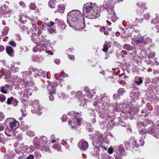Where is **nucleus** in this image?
Segmentation results:
<instances>
[{
  "label": "nucleus",
  "instance_id": "1",
  "mask_svg": "<svg viewBox=\"0 0 159 159\" xmlns=\"http://www.w3.org/2000/svg\"><path fill=\"white\" fill-rule=\"evenodd\" d=\"M67 21L70 27L77 29H82L85 27L84 16L79 10H73L69 12Z\"/></svg>",
  "mask_w": 159,
  "mask_h": 159
},
{
  "label": "nucleus",
  "instance_id": "2",
  "mask_svg": "<svg viewBox=\"0 0 159 159\" xmlns=\"http://www.w3.org/2000/svg\"><path fill=\"white\" fill-rule=\"evenodd\" d=\"M83 12L85 16L89 19H95L100 15V9L97 5L91 2L84 5Z\"/></svg>",
  "mask_w": 159,
  "mask_h": 159
},
{
  "label": "nucleus",
  "instance_id": "3",
  "mask_svg": "<svg viewBox=\"0 0 159 159\" xmlns=\"http://www.w3.org/2000/svg\"><path fill=\"white\" fill-rule=\"evenodd\" d=\"M68 115L71 116L69 119V125L72 129L78 128L81 122L83 120V119L81 117V113L73 111L70 112Z\"/></svg>",
  "mask_w": 159,
  "mask_h": 159
},
{
  "label": "nucleus",
  "instance_id": "4",
  "mask_svg": "<svg viewBox=\"0 0 159 159\" xmlns=\"http://www.w3.org/2000/svg\"><path fill=\"white\" fill-rule=\"evenodd\" d=\"M115 2L112 0H105L103 4V7L107 10L108 14V17L113 22H115L117 19V16L114 10Z\"/></svg>",
  "mask_w": 159,
  "mask_h": 159
},
{
  "label": "nucleus",
  "instance_id": "5",
  "mask_svg": "<svg viewBox=\"0 0 159 159\" xmlns=\"http://www.w3.org/2000/svg\"><path fill=\"white\" fill-rule=\"evenodd\" d=\"M100 142H103V138L102 134L99 133H97L93 141V144L94 147L91 150L90 154L91 155L95 158H100L99 157V150L98 148L97 142V140Z\"/></svg>",
  "mask_w": 159,
  "mask_h": 159
},
{
  "label": "nucleus",
  "instance_id": "6",
  "mask_svg": "<svg viewBox=\"0 0 159 159\" xmlns=\"http://www.w3.org/2000/svg\"><path fill=\"white\" fill-rule=\"evenodd\" d=\"M124 144L126 150H129L134 151L136 150V148H137L139 145L137 143V140L135 139L134 137H131L128 140H126L124 142Z\"/></svg>",
  "mask_w": 159,
  "mask_h": 159
},
{
  "label": "nucleus",
  "instance_id": "7",
  "mask_svg": "<svg viewBox=\"0 0 159 159\" xmlns=\"http://www.w3.org/2000/svg\"><path fill=\"white\" fill-rule=\"evenodd\" d=\"M5 123L8 124V125L9 124L10 128L13 129L18 128L19 125L17 121L12 118H7Z\"/></svg>",
  "mask_w": 159,
  "mask_h": 159
},
{
  "label": "nucleus",
  "instance_id": "8",
  "mask_svg": "<svg viewBox=\"0 0 159 159\" xmlns=\"http://www.w3.org/2000/svg\"><path fill=\"white\" fill-rule=\"evenodd\" d=\"M39 139L41 145H42L40 149L46 152H49V148L46 145L48 142L47 137L44 136H41L40 137Z\"/></svg>",
  "mask_w": 159,
  "mask_h": 159
},
{
  "label": "nucleus",
  "instance_id": "9",
  "mask_svg": "<svg viewBox=\"0 0 159 159\" xmlns=\"http://www.w3.org/2000/svg\"><path fill=\"white\" fill-rule=\"evenodd\" d=\"M100 98L102 105L105 106V105H106L109 106H111L112 105L109 98L106 94H101L100 96Z\"/></svg>",
  "mask_w": 159,
  "mask_h": 159
},
{
  "label": "nucleus",
  "instance_id": "10",
  "mask_svg": "<svg viewBox=\"0 0 159 159\" xmlns=\"http://www.w3.org/2000/svg\"><path fill=\"white\" fill-rule=\"evenodd\" d=\"M43 35L41 36V38H42L41 41L44 42V43H42L41 44V46L42 47V51L44 50L45 51V52L47 53L48 54H50V55H52L53 54V52L51 51L48 50L46 46V45H48L50 44V40H47L46 39L43 38Z\"/></svg>",
  "mask_w": 159,
  "mask_h": 159
},
{
  "label": "nucleus",
  "instance_id": "11",
  "mask_svg": "<svg viewBox=\"0 0 159 159\" xmlns=\"http://www.w3.org/2000/svg\"><path fill=\"white\" fill-rule=\"evenodd\" d=\"M1 11L3 16L4 17H7L10 16L11 13V10L8 7L4 4L0 7Z\"/></svg>",
  "mask_w": 159,
  "mask_h": 159
},
{
  "label": "nucleus",
  "instance_id": "12",
  "mask_svg": "<svg viewBox=\"0 0 159 159\" xmlns=\"http://www.w3.org/2000/svg\"><path fill=\"white\" fill-rule=\"evenodd\" d=\"M78 146L81 150H86L89 147L88 142L84 139H81L78 143Z\"/></svg>",
  "mask_w": 159,
  "mask_h": 159
},
{
  "label": "nucleus",
  "instance_id": "13",
  "mask_svg": "<svg viewBox=\"0 0 159 159\" xmlns=\"http://www.w3.org/2000/svg\"><path fill=\"white\" fill-rule=\"evenodd\" d=\"M29 70L30 72L28 73V75L31 74V70L32 71L34 72V76L35 78H39L40 77V76L42 75V71L41 70H39L36 68H34L32 66H31L29 68Z\"/></svg>",
  "mask_w": 159,
  "mask_h": 159
},
{
  "label": "nucleus",
  "instance_id": "14",
  "mask_svg": "<svg viewBox=\"0 0 159 159\" xmlns=\"http://www.w3.org/2000/svg\"><path fill=\"white\" fill-rule=\"evenodd\" d=\"M135 89H133V91L130 93V96L133 98H136L137 99L138 97L140 96V94L139 92V89L135 88Z\"/></svg>",
  "mask_w": 159,
  "mask_h": 159
},
{
  "label": "nucleus",
  "instance_id": "15",
  "mask_svg": "<svg viewBox=\"0 0 159 159\" xmlns=\"http://www.w3.org/2000/svg\"><path fill=\"white\" fill-rule=\"evenodd\" d=\"M33 142L35 148L40 149L42 145L40 139H39L37 137H36L33 139Z\"/></svg>",
  "mask_w": 159,
  "mask_h": 159
},
{
  "label": "nucleus",
  "instance_id": "16",
  "mask_svg": "<svg viewBox=\"0 0 159 159\" xmlns=\"http://www.w3.org/2000/svg\"><path fill=\"white\" fill-rule=\"evenodd\" d=\"M123 48L124 49H126L128 51L133 50V53L131 52V54H135L136 53V51H134V50L135 49V48L130 44H125L123 45Z\"/></svg>",
  "mask_w": 159,
  "mask_h": 159
},
{
  "label": "nucleus",
  "instance_id": "17",
  "mask_svg": "<svg viewBox=\"0 0 159 159\" xmlns=\"http://www.w3.org/2000/svg\"><path fill=\"white\" fill-rule=\"evenodd\" d=\"M143 43L145 44L150 43L149 45L151 47H152L154 45L153 43H152V39L149 37L143 36Z\"/></svg>",
  "mask_w": 159,
  "mask_h": 159
},
{
  "label": "nucleus",
  "instance_id": "18",
  "mask_svg": "<svg viewBox=\"0 0 159 159\" xmlns=\"http://www.w3.org/2000/svg\"><path fill=\"white\" fill-rule=\"evenodd\" d=\"M148 132L149 133L152 134L157 139L158 138V137L157 136V132H156V130L154 129V126L149 127L148 128Z\"/></svg>",
  "mask_w": 159,
  "mask_h": 159
},
{
  "label": "nucleus",
  "instance_id": "19",
  "mask_svg": "<svg viewBox=\"0 0 159 159\" xmlns=\"http://www.w3.org/2000/svg\"><path fill=\"white\" fill-rule=\"evenodd\" d=\"M5 133L7 136L9 137L13 136L15 135L13 129H10L8 128L5 129Z\"/></svg>",
  "mask_w": 159,
  "mask_h": 159
},
{
  "label": "nucleus",
  "instance_id": "20",
  "mask_svg": "<svg viewBox=\"0 0 159 159\" xmlns=\"http://www.w3.org/2000/svg\"><path fill=\"white\" fill-rule=\"evenodd\" d=\"M97 145H98V148L99 152H100L101 151L107 150V148L105 146L102 144V143L103 142H100L98 140H97Z\"/></svg>",
  "mask_w": 159,
  "mask_h": 159
},
{
  "label": "nucleus",
  "instance_id": "21",
  "mask_svg": "<svg viewBox=\"0 0 159 159\" xmlns=\"http://www.w3.org/2000/svg\"><path fill=\"white\" fill-rule=\"evenodd\" d=\"M118 151L119 152L121 156H125L126 155V153L124 148L123 145L120 144L118 147Z\"/></svg>",
  "mask_w": 159,
  "mask_h": 159
},
{
  "label": "nucleus",
  "instance_id": "22",
  "mask_svg": "<svg viewBox=\"0 0 159 159\" xmlns=\"http://www.w3.org/2000/svg\"><path fill=\"white\" fill-rule=\"evenodd\" d=\"M126 106L127 107L125 109V108H124V111H123V112L125 113H126V114H127L128 113L129 114L133 112V111L135 108L134 107H131L129 105H126Z\"/></svg>",
  "mask_w": 159,
  "mask_h": 159
},
{
  "label": "nucleus",
  "instance_id": "23",
  "mask_svg": "<svg viewBox=\"0 0 159 159\" xmlns=\"http://www.w3.org/2000/svg\"><path fill=\"white\" fill-rule=\"evenodd\" d=\"M20 154L21 155L20 157H18V159H33L34 158V156L33 154L30 155L28 157H27L26 155L23 154L22 152Z\"/></svg>",
  "mask_w": 159,
  "mask_h": 159
},
{
  "label": "nucleus",
  "instance_id": "24",
  "mask_svg": "<svg viewBox=\"0 0 159 159\" xmlns=\"http://www.w3.org/2000/svg\"><path fill=\"white\" fill-rule=\"evenodd\" d=\"M7 53L11 57L14 55V51L12 48L10 46H8L6 48Z\"/></svg>",
  "mask_w": 159,
  "mask_h": 159
},
{
  "label": "nucleus",
  "instance_id": "25",
  "mask_svg": "<svg viewBox=\"0 0 159 159\" xmlns=\"http://www.w3.org/2000/svg\"><path fill=\"white\" fill-rule=\"evenodd\" d=\"M113 107H114L115 110L117 111H121L122 112H123L124 110H122V105H119L117 104H114Z\"/></svg>",
  "mask_w": 159,
  "mask_h": 159
},
{
  "label": "nucleus",
  "instance_id": "26",
  "mask_svg": "<svg viewBox=\"0 0 159 159\" xmlns=\"http://www.w3.org/2000/svg\"><path fill=\"white\" fill-rule=\"evenodd\" d=\"M20 128L22 131H25L28 129V126L25 122H22L20 125Z\"/></svg>",
  "mask_w": 159,
  "mask_h": 159
},
{
  "label": "nucleus",
  "instance_id": "27",
  "mask_svg": "<svg viewBox=\"0 0 159 159\" xmlns=\"http://www.w3.org/2000/svg\"><path fill=\"white\" fill-rule=\"evenodd\" d=\"M143 18H141L140 19H138L137 18H136V20L134 21V23H131L129 24V25H130V26H134V25H136V24H138V23H141L143 22Z\"/></svg>",
  "mask_w": 159,
  "mask_h": 159
},
{
  "label": "nucleus",
  "instance_id": "28",
  "mask_svg": "<svg viewBox=\"0 0 159 159\" xmlns=\"http://www.w3.org/2000/svg\"><path fill=\"white\" fill-rule=\"evenodd\" d=\"M56 3V0H50L48 2V5L50 8H53L55 7Z\"/></svg>",
  "mask_w": 159,
  "mask_h": 159
},
{
  "label": "nucleus",
  "instance_id": "29",
  "mask_svg": "<svg viewBox=\"0 0 159 159\" xmlns=\"http://www.w3.org/2000/svg\"><path fill=\"white\" fill-rule=\"evenodd\" d=\"M138 4L139 8H141L143 10H146L147 9V7L145 3L143 2H139Z\"/></svg>",
  "mask_w": 159,
  "mask_h": 159
},
{
  "label": "nucleus",
  "instance_id": "30",
  "mask_svg": "<svg viewBox=\"0 0 159 159\" xmlns=\"http://www.w3.org/2000/svg\"><path fill=\"white\" fill-rule=\"evenodd\" d=\"M65 6L63 4H60L58 6V11L60 13H63Z\"/></svg>",
  "mask_w": 159,
  "mask_h": 159
},
{
  "label": "nucleus",
  "instance_id": "31",
  "mask_svg": "<svg viewBox=\"0 0 159 159\" xmlns=\"http://www.w3.org/2000/svg\"><path fill=\"white\" fill-rule=\"evenodd\" d=\"M50 95L49 96V100L51 101H53L54 99V95H56V93L55 91L52 90H51L49 92Z\"/></svg>",
  "mask_w": 159,
  "mask_h": 159
},
{
  "label": "nucleus",
  "instance_id": "32",
  "mask_svg": "<svg viewBox=\"0 0 159 159\" xmlns=\"http://www.w3.org/2000/svg\"><path fill=\"white\" fill-rule=\"evenodd\" d=\"M47 82H48V84L49 85L48 88V90L49 91H50V89H49V87L54 89V88L56 87L57 86V84L56 83L51 82L49 81H48Z\"/></svg>",
  "mask_w": 159,
  "mask_h": 159
},
{
  "label": "nucleus",
  "instance_id": "33",
  "mask_svg": "<svg viewBox=\"0 0 159 159\" xmlns=\"http://www.w3.org/2000/svg\"><path fill=\"white\" fill-rule=\"evenodd\" d=\"M141 117H142L143 118V117H145L146 116H147L148 115V112L147 111V109L145 108H144L141 111Z\"/></svg>",
  "mask_w": 159,
  "mask_h": 159
},
{
  "label": "nucleus",
  "instance_id": "34",
  "mask_svg": "<svg viewBox=\"0 0 159 159\" xmlns=\"http://www.w3.org/2000/svg\"><path fill=\"white\" fill-rule=\"evenodd\" d=\"M9 30V28L8 27L5 26L2 31V35L4 36L6 35L8 33Z\"/></svg>",
  "mask_w": 159,
  "mask_h": 159
},
{
  "label": "nucleus",
  "instance_id": "35",
  "mask_svg": "<svg viewBox=\"0 0 159 159\" xmlns=\"http://www.w3.org/2000/svg\"><path fill=\"white\" fill-rule=\"evenodd\" d=\"M96 115L94 113H92V115H90V119L91 121H92V123L93 124L95 123L96 122Z\"/></svg>",
  "mask_w": 159,
  "mask_h": 159
},
{
  "label": "nucleus",
  "instance_id": "36",
  "mask_svg": "<svg viewBox=\"0 0 159 159\" xmlns=\"http://www.w3.org/2000/svg\"><path fill=\"white\" fill-rule=\"evenodd\" d=\"M75 96L76 97L80 100H81V98H82L83 97H84L82 95V92L80 91H79L76 93Z\"/></svg>",
  "mask_w": 159,
  "mask_h": 159
},
{
  "label": "nucleus",
  "instance_id": "37",
  "mask_svg": "<svg viewBox=\"0 0 159 159\" xmlns=\"http://www.w3.org/2000/svg\"><path fill=\"white\" fill-rule=\"evenodd\" d=\"M59 76L62 77H66L68 76V75L65 74L64 72H60L59 74H57L55 75V76L56 77L57 76Z\"/></svg>",
  "mask_w": 159,
  "mask_h": 159
},
{
  "label": "nucleus",
  "instance_id": "38",
  "mask_svg": "<svg viewBox=\"0 0 159 159\" xmlns=\"http://www.w3.org/2000/svg\"><path fill=\"white\" fill-rule=\"evenodd\" d=\"M84 90L87 97L88 98H92L93 95L92 93H91V92H92V91L90 92L88 88L85 89Z\"/></svg>",
  "mask_w": 159,
  "mask_h": 159
},
{
  "label": "nucleus",
  "instance_id": "39",
  "mask_svg": "<svg viewBox=\"0 0 159 159\" xmlns=\"http://www.w3.org/2000/svg\"><path fill=\"white\" fill-rule=\"evenodd\" d=\"M143 37H142L140 39H135L134 40L135 42L138 45H140L142 43H143Z\"/></svg>",
  "mask_w": 159,
  "mask_h": 159
},
{
  "label": "nucleus",
  "instance_id": "40",
  "mask_svg": "<svg viewBox=\"0 0 159 159\" xmlns=\"http://www.w3.org/2000/svg\"><path fill=\"white\" fill-rule=\"evenodd\" d=\"M43 108V107L40 105H38V110H36V113L39 115H40L42 113V112L41 111V109Z\"/></svg>",
  "mask_w": 159,
  "mask_h": 159
},
{
  "label": "nucleus",
  "instance_id": "41",
  "mask_svg": "<svg viewBox=\"0 0 159 159\" xmlns=\"http://www.w3.org/2000/svg\"><path fill=\"white\" fill-rule=\"evenodd\" d=\"M143 82V80L140 77L137 78L135 80V83L139 85L142 84Z\"/></svg>",
  "mask_w": 159,
  "mask_h": 159
},
{
  "label": "nucleus",
  "instance_id": "42",
  "mask_svg": "<svg viewBox=\"0 0 159 159\" xmlns=\"http://www.w3.org/2000/svg\"><path fill=\"white\" fill-rule=\"evenodd\" d=\"M125 92V90L123 88H120L118 90V93L120 96L123 95Z\"/></svg>",
  "mask_w": 159,
  "mask_h": 159
},
{
  "label": "nucleus",
  "instance_id": "43",
  "mask_svg": "<svg viewBox=\"0 0 159 159\" xmlns=\"http://www.w3.org/2000/svg\"><path fill=\"white\" fill-rule=\"evenodd\" d=\"M13 156L14 155L11 154V152H9L8 154L7 153L5 155L4 158L7 159L11 158L13 157Z\"/></svg>",
  "mask_w": 159,
  "mask_h": 159
},
{
  "label": "nucleus",
  "instance_id": "44",
  "mask_svg": "<svg viewBox=\"0 0 159 159\" xmlns=\"http://www.w3.org/2000/svg\"><path fill=\"white\" fill-rule=\"evenodd\" d=\"M53 148L58 151L61 150V146L60 145L55 144L53 146Z\"/></svg>",
  "mask_w": 159,
  "mask_h": 159
},
{
  "label": "nucleus",
  "instance_id": "45",
  "mask_svg": "<svg viewBox=\"0 0 159 159\" xmlns=\"http://www.w3.org/2000/svg\"><path fill=\"white\" fill-rule=\"evenodd\" d=\"M32 60L34 61L38 62L40 60V58L38 56H35L32 57Z\"/></svg>",
  "mask_w": 159,
  "mask_h": 159
},
{
  "label": "nucleus",
  "instance_id": "46",
  "mask_svg": "<svg viewBox=\"0 0 159 159\" xmlns=\"http://www.w3.org/2000/svg\"><path fill=\"white\" fill-rule=\"evenodd\" d=\"M27 135L30 137H32L34 135L35 133L32 130H28L26 132Z\"/></svg>",
  "mask_w": 159,
  "mask_h": 159
},
{
  "label": "nucleus",
  "instance_id": "47",
  "mask_svg": "<svg viewBox=\"0 0 159 159\" xmlns=\"http://www.w3.org/2000/svg\"><path fill=\"white\" fill-rule=\"evenodd\" d=\"M6 100V98L5 96L2 94H0V102H3Z\"/></svg>",
  "mask_w": 159,
  "mask_h": 159
},
{
  "label": "nucleus",
  "instance_id": "48",
  "mask_svg": "<svg viewBox=\"0 0 159 159\" xmlns=\"http://www.w3.org/2000/svg\"><path fill=\"white\" fill-rule=\"evenodd\" d=\"M29 7L30 9L34 10L36 9V6L34 3L31 2L30 4Z\"/></svg>",
  "mask_w": 159,
  "mask_h": 159
},
{
  "label": "nucleus",
  "instance_id": "49",
  "mask_svg": "<svg viewBox=\"0 0 159 159\" xmlns=\"http://www.w3.org/2000/svg\"><path fill=\"white\" fill-rule=\"evenodd\" d=\"M13 100H16V99H14L13 97H11L10 98H8L7 99L6 103L8 105H9L11 104V102H13Z\"/></svg>",
  "mask_w": 159,
  "mask_h": 159
},
{
  "label": "nucleus",
  "instance_id": "50",
  "mask_svg": "<svg viewBox=\"0 0 159 159\" xmlns=\"http://www.w3.org/2000/svg\"><path fill=\"white\" fill-rule=\"evenodd\" d=\"M151 23L154 24L159 23V18L157 17L151 21Z\"/></svg>",
  "mask_w": 159,
  "mask_h": 159
},
{
  "label": "nucleus",
  "instance_id": "51",
  "mask_svg": "<svg viewBox=\"0 0 159 159\" xmlns=\"http://www.w3.org/2000/svg\"><path fill=\"white\" fill-rule=\"evenodd\" d=\"M86 128L89 131L91 132V131L93 129V128L92 125H91L90 124H88L86 127Z\"/></svg>",
  "mask_w": 159,
  "mask_h": 159
},
{
  "label": "nucleus",
  "instance_id": "52",
  "mask_svg": "<svg viewBox=\"0 0 159 159\" xmlns=\"http://www.w3.org/2000/svg\"><path fill=\"white\" fill-rule=\"evenodd\" d=\"M31 91H32V90L31 89H26L25 91V93L27 95H31L32 93Z\"/></svg>",
  "mask_w": 159,
  "mask_h": 159
},
{
  "label": "nucleus",
  "instance_id": "53",
  "mask_svg": "<svg viewBox=\"0 0 159 159\" xmlns=\"http://www.w3.org/2000/svg\"><path fill=\"white\" fill-rule=\"evenodd\" d=\"M155 53L153 52H150L149 56H148V58H152L155 57Z\"/></svg>",
  "mask_w": 159,
  "mask_h": 159
},
{
  "label": "nucleus",
  "instance_id": "54",
  "mask_svg": "<svg viewBox=\"0 0 159 159\" xmlns=\"http://www.w3.org/2000/svg\"><path fill=\"white\" fill-rule=\"evenodd\" d=\"M23 82L24 83L22 84V85L23 87L29 86L30 84L29 82L28 81H26L24 80Z\"/></svg>",
  "mask_w": 159,
  "mask_h": 159
},
{
  "label": "nucleus",
  "instance_id": "55",
  "mask_svg": "<svg viewBox=\"0 0 159 159\" xmlns=\"http://www.w3.org/2000/svg\"><path fill=\"white\" fill-rule=\"evenodd\" d=\"M148 131L146 129L143 128L139 131V133L141 134H146L147 133Z\"/></svg>",
  "mask_w": 159,
  "mask_h": 159
},
{
  "label": "nucleus",
  "instance_id": "56",
  "mask_svg": "<svg viewBox=\"0 0 159 159\" xmlns=\"http://www.w3.org/2000/svg\"><path fill=\"white\" fill-rule=\"evenodd\" d=\"M33 51L34 52H37L38 51H39V52H40L41 50H42V47H36V48H34L33 49Z\"/></svg>",
  "mask_w": 159,
  "mask_h": 159
},
{
  "label": "nucleus",
  "instance_id": "57",
  "mask_svg": "<svg viewBox=\"0 0 159 159\" xmlns=\"http://www.w3.org/2000/svg\"><path fill=\"white\" fill-rule=\"evenodd\" d=\"M97 99L96 98L95 100V102H94L93 103V105L94 106H97V105H99V103H102L101 101H100V98L99 99L100 101H97Z\"/></svg>",
  "mask_w": 159,
  "mask_h": 159
},
{
  "label": "nucleus",
  "instance_id": "58",
  "mask_svg": "<svg viewBox=\"0 0 159 159\" xmlns=\"http://www.w3.org/2000/svg\"><path fill=\"white\" fill-rule=\"evenodd\" d=\"M143 16L145 19L147 20H150V17H151L149 13H147L146 14H144L143 15Z\"/></svg>",
  "mask_w": 159,
  "mask_h": 159
},
{
  "label": "nucleus",
  "instance_id": "59",
  "mask_svg": "<svg viewBox=\"0 0 159 159\" xmlns=\"http://www.w3.org/2000/svg\"><path fill=\"white\" fill-rule=\"evenodd\" d=\"M35 158H39L41 157V154L37 152H34Z\"/></svg>",
  "mask_w": 159,
  "mask_h": 159
},
{
  "label": "nucleus",
  "instance_id": "60",
  "mask_svg": "<svg viewBox=\"0 0 159 159\" xmlns=\"http://www.w3.org/2000/svg\"><path fill=\"white\" fill-rule=\"evenodd\" d=\"M100 116L102 118H104L106 117L108 118H110L111 117V116L110 115V114L108 115L105 114V115H102V114H100Z\"/></svg>",
  "mask_w": 159,
  "mask_h": 159
},
{
  "label": "nucleus",
  "instance_id": "61",
  "mask_svg": "<svg viewBox=\"0 0 159 159\" xmlns=\"http://www.w3.org/2000/svg\"><path fill=\"white\" fill-rule=\"evenodd\" d=\"M9 44L10 45H11V46L13 47H16V43L15 42L12 41V40H11V41H10L9 42Z\"/></svg>",
  "mask_w": 159,
  "mask_h": 159
},
{
  "label": "nucleus",
  "instance_id": "62",
  "mask_svg": "<svg viewBox=\"0 0 159 159\" xmlns=\"http://www.w3.org/2000/svg\"><path fill=\"white\" fill-rule=\"evenodd\" d=\"M55 24L56 25L57 24L58 25H60V22H61V23H63L62 21H61V20H60L57 18H56L55 19Z\"/></svg>",
  "mask_w": 159,
  "mask_h": 159
},
{
  "label": "nucleus",
  "instance_id": "63",
  "mask_svg": "<svg viewBox=\"0 0 159 159\" xmlns=\"http://www.w3.org/2000/svg\"><path fill=\"white\" fill-rule=\"evenodd\" d=\"M21 112L22 113V115L24 116H25L26 115V112L24 108H22L20 110Z\"/></svg>",
  "mask_w": 159,
  "mask_h": 159
},
{
  "label": "nucleus",
  "instance_id": "64",
  "mask_svg": "<svg viewBox=\"0 0 159 159\" xmlns=\"http://www.w3.org/2000/svg\"><path fill=\"white\" fill-rule=\"evenodd\" d=\"M19 68L17 67L13 66L11 67V70L13 72L15 73L18 71Z\"/></svg>",
  "mask_w": 159,
  "mask_h": 159
}]
</instances>
